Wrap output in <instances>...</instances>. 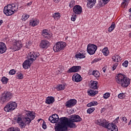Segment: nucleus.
<instances>
[{
	"mask_svg": "<svg viewBox=\"0 0 131 131\" xmlns=\"http://www.w3.org/2000/svg\"><path fill=\"white\" fill-rule=\"evenodd\" d=\"M103 4H105L106 5V4H108V3H109V2H110V0H101Z\"/></svg>",
	"mask_w": 131,
	"mask_h": 131,
	"instance_id": "52",
	"label": "nucleus"
},
{
	"mask_svg": "<svg viewBox=\"0 0 131 131\" xmlns=\"http://www.w3.org/2000/svg\"><path fill=\"white\" fill-rule=\"evenodd\" d=\"M99 93L98 91H95L93 90L90 89V90H88V94L89 95V96H91V97H94L95 95H97Z\"/></svg>",
	"mask_w": 131,
	"mask_h": 131,
	"instance_id": "24",
	"label": "nucleus"
},
{
	"mask_svg": "<svg viewBox=\"0 0 131 131\" xmlns=\"http://www.w3.org/2000/svg\"><path fill=\"white\" fill-rule=\"evenodd\" d=\"M98 49V47L94 44H89L87 47V52L90 55H94L96 53V51Z\"/></svg>",
	"mask_w": 131,
	"mask_h": 131,
	"instance_id": "8",
	"label": "nucleus"
},
{
	"mask_svg": "<svg viewBox=\"0 0 131 131\" xmlns=\"http://www.w3.org/2000/svg\"><path fill=\"white\" fill-rule=\"evenodd\" d=\"M20 128H24L25 127V123L23 121L18 123Z\"/></svg>",
	"mask_w": 131,
	"mask_h": 131,
	"instance_id": "39",
	"label": "nucleus"
},
{
	"mask_svg": "<svg viewBox=\"0 0 131 131\" xmlns=\"http://www.w3.org/2000/svg\"><path fill=\"white\" fill-rule=\"evenodd\" d=\"M93 105H94V104L93 103L92 101L87 104V107H92L93 106Z\"/></svg>",
	"mask_w": 131,
	"mask_h": 131,
	"instance_id": "51",
	"label": "nucleus"
},
{
	"mask_svg": "<svg viewBox=\"0 0 131 131\" xmlns=\"http://www.w3.org/2000/svg\"><path fill=\"white\" fill-rule=\"evenodd\" d=\"M32 4V2H29L27 3V6H31Z\"/></svg>",
	"mask_w": 131,
	"mask_h": 131,
	"instance_id": "58",
	"label": "nucleus"
},
{
	"mask_svg": "<svg viewBox=\"0 0 131 131\" xmlns=\"http://www.w3.org/2000/svg\"><path fill=\"white\" fill-rule=\"evenodd\" d=\"M3 12L6 16H12L14 14L11 4L5 6L4 8Z\"/></svg>",
	"mask_w": 131,
	"mask_h": 131,
	"instance_id": "9",
	"label": "nucleus"
},
{
	"mask_svg": "<svg viewBox=\"0 0 131 131\" xmlns=\"http://www.w3.org/2000/svg\"><path fill=\"white\" fill-rule=\"evenodd\" d=\"M11 6L12 7V11H13V13L15 12H17L18 10V8H19V6L16 4H11Z\"/></svg>",
	"mask_w": 131,
	"mask_h": 131,
	"instance_id": "29",
	"label": "nucleus"
},
{
	"mask_svg": "<svg viewBox=\"0 0 131 131\" xmlns=\"http://www.w3.org/2000/svg\"><path fill=\"white\" fill-rule=\"evenodd\" d=\"M42 35L46 39H50L52 37V35L48 33L47 29H44L42 31Z\"/></svg>",
	"mask_w": 131,
	"mask_h": 131,
	"instance_id": "18",
	"label": "nucleus"
},
{
	"mask_svg": "<svg viewBox=\"0 0 131 131\" xmlns=\"http://www.w3.org/2000/svg\"><path fill=\"white\" fill-rule=\"evenodd\" d=\"M122 66L124 67H127V66H128V61L127 60H125L123 63H122Z\"/></svg>",
	"mask_w": 131,
	"mask_h": 131,
	"instance_id": "44",
	"label": "nucleus"
},
{
	"mask_svg": "<svg viewBox=\"0 0 131 131\" xmlns=\"http://www.w3.org/2000/svg\"><path fill=\"white\" fill-rule=\"evenodd\" d=\"M56 90H57V91H63V90H65V85L59 84L56 87Z\"/></svg>",
	"mask_w": 131,
	"mask_h": 131,
	"instance_id": "32",
	"label": "nucleus"
},
{
	"mask_svg": "<svg viewBox=\"0 0 131 131\" xmlns=\"http://www.w3.org/2000/svg\"><path fill=\"white\" fill-rule=\"evenodd\" d=\"M40 119H39L38 120V121H40Z\"/></svg>",
	"mask_w": 131,
	"mask_h": 131,
	"instance_id": "61",
	"label": "nucleus"
},
{
	"mask_svg": "<svg viewBox=\"0 0 131 131\" xmlns=\"http://www.w3.org/2000/svg\"><path fill=\"white\" fill-rule=\"evenodd\" d=\"M55 102V98L53 97H48L47 98L46 100V104H48L50 105V104H53Z\"/></svg>",
	"mask_w": 131,
	"mask_h": 131,
	"instance_id": "22",
	"label": "nucleus"
},
{
	"mask_svg": "<svg viewBox=\"0 0 131 131\" xmlns=\"http://www.w3.org/2000/svg\"><path fill=\"white\" fill-rule=\"evenodd\" d=\"M96 124L100 125V126H103V127H106L107 124V121L105 119H100L97 120L95 121Z\"/></svg>",
	"mask_w": 131,
	"mask_h": 131,
	"instance_id": "13",
	"label": "nucleus"
},
{
	"mask_svg": "<svg viewBox=\"0 0 131 131\" xmlns=\"http://www.w3.org/2000/svg\"><path fill=\"white\" fill-rule=\"evenodd\" d=\"M130 28H131V25H130Z\"/></svg>",
	"mask_w": 131,
	"mask_h": 131,
	"instance_id": "63",
	"label": "nucleus"
},
{
	"mask_svg": "<svg viewBox=\"0 0 131 131\" xmlns=\"http://www.w3.org/2000/svg\"><path fill=\"white\" fill-rule=\"evenodd\" d=\"M99 60V59L96 58V59H95L93 60V62H94V63H95V62H98Z\"/></svg>",
	"mask_w": 131,
	"mask_h": 131,
	"instance_id": "56",
	"label": "nucleus"
},
{
	"mask_svg": "<svg viewBox=\"0 0 131 131\" xmlns=\"http://www.w3.org/2000/svg\"><path fill=\"white\" fill-rule=\"evenodd\" d=\"M53 18L55 19V20H59L60 19L61 15H60V13L56 12L53 14Z\"/></svg>",
	"mask_w": 131,
	"mask_h": 131,
	"instance_id": "28",
	"label": "nucleus"
},
{
	"mask_svg": "<svg viewBox=\"0 0 131 131\" xmlns=\"http://www.w3.org/2000/svg\"><path fill=\"white\" fill-rule=\"evenodd\" d=\"M49 120L50 121V122H51V123H58V122H59V120L60 122V119H54L51 117H49Z\"/></svg>",
	"mask_w": 131,
	"mask_h": 131,
	"instance_id": "27",
	"label": "nucleus"
},
{
	"mask_svg": "<svg viewBox=\"0 0 131 131\" xmlns=\"http://www.w3.org/2000/svg\"><path fill=\"white\" fill-rule=\"evenodd\" d=\"M102 53L103 54V55L104 56H108V55H109V50H108V48L105 47L104 48L102 51Z\"/></svg>",
	"mask_w": 131,
	"mask_h": 131,
	"instance_id": "30",
	"label": "nucleus"
},
{
	"mask_svg": "<svg viewBox=\"0 0 131 131\" xmlns=\"http://www.w3.org/2000/svg\"><path fill=\"white\" fill-rule=\"evenodd\" d=\"M95 110H96V108H95V107H91L87 110V113H89V114H91V113H93V112H94Z\"/></svg>",
	"mask_w": 131,
	"mask_h": 131,
	"instance_id": "35",
	"label": "nucleus"
},
{
	"mask_svg": "<svg viewBox=\"0 0 131 131\" xmlns=\"http://www.w3.org/2000/svg\"><path fill=\"white\" fill-rule=\"evenodd\" d=\"M79 70H81V67L80 66H74L69 69L67 71L68 73H72L73 72H78Z\"/></svg>",
	"mask_w": 131,
	"mask_h": 131,
	"instance_id": "12",
	"label": "nucleus"
},
{
	"mask_svg": "<svg viewBox=\"0 0 131 131\" xmlns=\"http://www.w3.org/2000/svg\"><path fill=\"white\" fill-rule=\"evenodd\" d=\"M82 119L78 115H72L71 118L63 117L60 118V122L55 127V131H67L68 127L75 128L76 124L74 122H80Z\"/></svg>",
	"mask_w": 131,
	"mask_h": 131,
	"instance_id": "1",
	"label": "nucleus"
},
{
	"mask_svg": "<svg viewBox=\"0 0 131 131\" xmlns=\"http://www.w3.org/2000/svg\"><path fill=\"white\" fill-rule=\"evenodd\" d=\"M98 82L96 81H94L92 82H91V84L90 85V89H93L94 90H97L98 89Z\"/></svg>",
	"mask_w": 131,
	"mask_h": 131,
	"instance_id": "25",
	"label": "nucleus"
},
{
	"mask_svg": "<svg viewBox=\"0 0 131 131\" xmlns=\"http://www.w3.org/2000/svg\"><path fill=\"white\" fill-rule=\"evenodd\" d=\"M8 131H20V129L18 127H10L8 129Z\"/></svg>",
	"mask_w": 131,
	"mask_h": 131,
	"instance_id": "36",
	"label": "nucleus"
},
{
	"mask_svg": "<svg viewBox=\"0 0 131 131\" xmlns=\"http://www.w3.org/2000/svg\"><path fill=\"white\" fill-rule=\"evenodd\" d=\"M84 51L77 52L76 53L75 57L77 58V59H83L84 58H85V55H84Z\"/></svg>",
	"mask_w": 131,
	"mask_h": 131,
	"instance_id": "17",
	"label": "nucleus"
},
{
	"mask_svg": "<svg viewBox=\"0 0 131 131\" xmlns=\"http://www.w3.org/2000/svg\"><path fill=\"white\" fill-rule=\"evenodd\" d=\"M22 48V44L18 41H15L13 43V45L10 47L11 50H13L14 52L16 51H19L20 49Z\"/></svg>",
	"mask_w": 131,
	"mask_h": 131,
	"instance_id": "11",
	"label": "nucleus"
},
{
	"mask_svg": "<svg viewBox=\"0 0 131 131\" xmlns=\"http://www.w3.org/2000/svg\"><path fill=\"white\" fill-rule=\"evenodd\" d=\"M23 121H22V118L20 117H18L17 120H16V122L18 124L22 122Z\"/></svg>",
	"mask_w": 131,
	"mask_h": 131,
	"instance_id": "48",
	"label": "nucleus"
},
{
	"mask_svg": "<svg viewBox=\"0 0 131 131\" xmlns=\"http://www.w3.org/2000/svg\"><path fill=\"white\" fill-rule=\"evenodd\" d=\"M20 8H21V7H19V8L20 9Z\"/></svg>",
	"mask_w": 131,
	"mask_h": 131,
	"instance_id": "64",
	"label": "nucleus"
},
{
	"mask_svg": "<svg viewBox=\"0 0 131 131\" xmlns=\"http://www.w3.org/2000/svg\"><path fill=\"white\" fill-rule=\"evenodd\" d=\"M13 97L12 93L8 91H5L2 94V96L0 98V103L4 104V103H7L8 101H10Z\"/></svg>",
	"mask_w": 131,
	"mask_h": 131,
	"instance_id": "4",
	"label": "nucleus"
},
{
	"mask_svg": "<svg viewBox=\"0 0 131 131\" xmlns=\"http://www.w3.org/2000/svg\"><path fill=\"white\" fill-rule=\"evenodd\" d=\"M88 4L87 7L90 8V9H92L93 7H94V5L96 4V0H87Z\"/></svg>",
	"mask_w": 131,
	"mask_h": 131,
	"instance_id": "21",
	"label": "nucleus"
},
{
	"mask_svg": "<svg viewBox=\"0 0 131 131\" xmlns=\"http://www.w3.org/2000/svg\"><path fill=\"white\" fill-rule=\"evenodd\" d=\"M103 72L105 73L106 72V68L104 67L102 68Z\"/></svg>",
	"mask_w": 131,
	"mask_h": 131,
	"instance_id": "57",
	"label": "nucleus"
},
{
	"mask_svg": "<svg viewBox=\"0 0 131 131\" xmlns=\"http://www.w3.org/2000/svg\"><path fill=\"white\" fill-rule=\"evenodd\" d=\"M66 47V43L63 41L57 42L53 47V50L55 52H60L62 51Z\"/></svg>",
	"mask_w": 131,
	"mask_h": 131,
	"instance_id": "6",
	"label": "nucleus"
},
{
	"mask_svg": "<svg viewBox=\"0 0 131 131\" xmlns=\"http://www.w3.org/2000/svg\"><path fill=\"white\" fill-rule=\"evenodd\" d=\"M49 117H52L53 119H57L59 118V116L57 114H53L52 116H50Z\"/></svg>",
	"mask_w": 131,
	"mask_h": 131,
	"instance_id": "45",
	"label": "nucleus"
},
{
	"mask_svg": "<svg viewBox=\"0 0 131 131\" xmlns=\"http://www.w3.org/2000/svg\"><path fill=\"white\" fill-rule=\"evenodd\" d=\"M125 97V95L124 94V93H120L118 95V98H119V99H123Z\"/></svg>",
	"mask_w": 131,
	"mask_h": 131,
	"instance_id": "37",
	"label": "nucleus"
},
{
	"mask_svg": "<svg viewBox=\"0 0 131 131\" xmlns=\"http://www.w3.org/2000/svg\"><path fill=\"white\" fill-rule=\"evenodd\" d=\"M122 121H124L125 123L127 122V119L125 117H123L122 119Z\"/></svg>",
	"mask_w": 131,
	"mask_h": 131,
	"instance_id": "50",
	"label": "nucleus"
},
{
	"mask_svg": "<svg viewBox=\"0 0 131 131\" xmlns=\"http://www.w3.org/2000/svg\"><path fill=\"white\" fill-rule=\"evenodd\" d=\"M17 78L18 79H23V75L21 73L18 74Z\"/></svg>",
	"mask_w": 131,
	"mask_h": 131,
	"instance_id": "47",
	"label": "nucleus"
},
{
	"mask_svg": "<svg viewBox=\"0 0 131 131\" xmlns=\"http://www.w3.org/2000/svg\"><path fill=\"white\" fill-rule=\"evenodd\" d=\"M73 12L76 15H80L82 13V7L80 5H75L73 8Z\"/></svg>",
	"mask_w": 131,
	"mask_h": 131,
	"instance_id": "10",
	"label": "nucleus"
},
{
	"mask_svg": "<svg viewBox=\"0 0 131 131\" xmlns=\"http://www.w3.org/2000/svg\"><path fill=\"white\" fill-rule=\"evenodd\" d=\"M77 16L76 15V14H73V15L71 17V20L73 21V22H74V21H75V20H76V18H77Z\"/></svg>",
	"mask_w": 131,
	"mask_h": 131,
	"instance_id": "43",
	"label": "nucleus"
},
{
	"mask_svg": "<svg viewBox=\"0 0 131 131\" xmlns=\"http://www.w3.org/2000/svg\"><path fill=\"white\" fill-rule=\"evenodd\" d=\"M4 23V21L3 20H0V26Z\"/></svg>",
	"mask_w": 131,
	"mask_h": 131,
	"instance_id": "60",
	"label": "nucleus"
},
{
	"mask_svg": "<svg viewBox=\"0 0 131 131\" xmlns=\"http://www.w3.org/2000/svg\"><path fill=\"white\" fill-rule=\"evenodd\" d=\"M112 59L114 62H120V61L122 60L121 57L118 55L113 56Z\"/></svg>",
	"mask_w": 131,
	"mask_h": 131,
	"instance_id": "26",
	"label": "nucleus"
},
{
	"mask_svg": "<svg viewBox=\"0 0 131 131\" xmlns=\"http://www.w3.org/2000/svg\"><path fill=\"white\" fill-rule=\"evenodd\" d=\"M115 26H116L115 23L113 22L111 26L108 29V32H112L113 30H114V28H115Z\"/></svg>",
	"mask_w": 131,
	"mask_h": 131,
	"instance_id": "31",
	"label": "nucleus"
},
{
	"mask_svg": "<svg viewBox=\"0 0 131 131\" xmlns=\"http://www.w3.org/2000/svg\"><path fill=\"white\" fill-rule=\"evenodd\" d=\"M38 57H39V53L30 52L27 55V59L30 61V62L33 63Z\"/></svg>",
	"mask_w": 131,
	"mask_h": 131,
	"instance_id": "7",
	"label": "nucleus"
},
{
	"mask_svg": "<svg viewBox=\"0 0 131 131\" xmlns=\"http://www.w3.org/2000/svg\"><path fill=\"white\" fill-rule=\"evenodd\" d=\"M116 79L117 83L120 84L123 88H127L128 85L130 84L129 79L126 77L125 75L121 73L118 74L116 76Z\"/></svg>",
	"mask_w": 131,
	"mask_h": 131,
	"instance_id": "2",
	"label": "nucleus"
},
{
	"mask_svg": "<svg viewBox=\"0 0 131 131\" xmlns=\"http://www.w3.org/2000/svg\"><path fill=\"white\" fill-rule=\"evenodd\" d=\"M29 17H30V15L28 14H26V15L22 16V19L24 21H26V20H27V19H28Z\"/></svg>",
	"mask_w": 131,
	"mask_h": 131,
	"instance_id": "41",
	"label": "nucleus"
},
{
	"mask_svg": "<svg viewBox=\"0 0 131 131\" xmlns=\"http://www.w3.org/2000/svg\"><path fill=\"white\" fill-rule=\"evenodd\" d=\"M17 108V103L15 102H8L4 107L6 112H12Z\"/></svg>",
	"mask_w": 131,
	"mask_h": 131,
	"instance_id": "5",
	"label": "nucleus"
},
{
	"mask_svg": "<svg viewBox=\"0 0 131 131\" xmlns=\"http://www.w3.org/2000/svg\"><path fill=\"white\" fill-rule=\"evenodd\" d=\"M9 81V79L6 78V77H3L1 81L4 83V84H7L8 83V81Z\"/></svg>",
	"mask_w": 131,
	"mask_h": 131,
	"instance_id": "34",
	"label": "nucleus"
},
{
	"mask_svg": "<svg viewBox=\"0 0 131 131\" xmlns=\"http://www.w3.org/2000/svg\"><path fill=\"white\" fill-rule=\"evenodd\" d=\"M7 51V46L3 42H0V54H4Z\"/></svg>",
	"mask_w": 131,
	"mask_h": 131,
	"instance_id": "19",
	"label": "nucleus"
},
{
	"mask_svg": "<svg viewBox=\"0 0 131 131\" xmlns=\"http://www.w3.org/2000/svg\"><path fill=\"white\" fill-rule=\"evenodd\" d=\"M50 46V42L47 40H41L39 45L40 49H48Z\"/></svg>",
	"mask_w": 131,
	"mask_h": 131,
	"instance_id": "14",
	"label": "nucleus"
},
{
	"mask_svg": "<svg viewBox=\"0 0 131 131\" xmlns=\"http://www.w3.org/2000/svg\"><path fill=\"white\" fill-rule=\"evenodd\" d=\"M0 90H2V87H1V86H0Z\"/></svg>",
	"mask_w": 131,
	"mask_h": 131,
	"instance_id": "62",
	"label": "nucleus"
},
{
	"mask_svg": "<svg viewBox=\"0 0 131 131\" xmlns=\"http://www.w3.org/2000/svg\"><path fill=\"white\" fill-rule=\"evenodd\" d=\"M92 75H94L95 77H99L100 76V72L98 71H93Z\"/></svg>",
	"mask_w": 131,
	"mask_h": 131,
	"instance_id": "33",
	"label": "nucleus"
},
{
	"mask_svg": "<svg viewBox=\"0 0 131 131\" xmlns=\"http://www.w3.org/2000/svg\"><path fill=\"white\" fill-rule=\"evenodd\" d=\"M117 66H118V63H116L113 65V67H112L113 71H114V70L116 69Z\"/></svg>",
	"mask_w": 131,
	"mask_h": 131,
	"instance_id": "46",
	"label": "nucleus"
},
{
	"mask_svg": "<svg viewBox=\"0 0 131 131\" xmlns=\"http://www.w3.org/2000/svg\"><path fill=\"white\" fill-rule=\"evenodd\" d=\"M104 99H108L109 97H110V93H106L103 96Z\"/></svg>",
	"mask_w": 131,
	"mask_h": 131,
	"instance_id": "38",
	"label": "nucleus"
},
{
	"mask_svg": "<svg viewBox=\"0 0 131 131\" xmlns=\"http://www.w3.org/2000/svg\"><path fill=\"white\" fill-rule=\"evenodd\" d=\"M60 1L61 0H53V2H54V3H55L56 4H58V3L60 2Z\"/></svg>",
	"mask_w": 131,
	"mask_h": 131,
	"instance_id": "55",
	"label": "nucleus"
},
{
	"mask_svg": "<svg viewBox=\"0 0 131 131\" xmlns=\"http://www.w3.org/2000/svg\"><path fill=\"white\" fill-rule=\"evenodd\" d=\"M93 106H97L98 104V102L97 101H92Z\"/></svg>",
	"mask_w": 131,
	"mask_h": 131,
	"instance_id": "53",
	"label": "nucleus"
},
{
	"mask_svg": "<svg viewBox=\"0 0 131 131\" xmlns=\"http://www.w3.org/2000/svg\"><path fill=\"white\" fill-rule=\"evenodd\" d=\"M74 5H75V2L73 0L71 1L69 4V7H70L71 8H72L73 7V6H74Z\"/></svg>",
	"mask_w": 131,
	"mask_h": 131,
	"instance_id": "40",
	"label": "nucleus"
},
{
	"mask_svg": "<svg viewBox=\"0 0 131 131\" xmlns=\"http://www.w3.org/2000/svg\"><path fill=\"white\" fill-rule=\"evenodd\" d=\"M35 118V113L31 111H27L26 114L23 119L24 121L26 124H30L31 121Z\"/></svg>",
	"mask_w": 131,
	"mask_h": 131,
	"instance_id": "3",
	"label": "nucleus"
},
{
	"mask_svg": "<svg viewBox=\"0 0 131 131\" xmlns=\"http://www.w3.org/2000/svg\"><path fill=\"white\" fill-rule=\"evenodd\" d=\"M72 80L75 81V82H80L82 80V77H81L79 74L76 73L73 75Z\"/></svg>",
	"mask_w": 131,
	"mask_h": 131,
	"instance_id": "16",
	"label": "nucleus"
},
{
	"mask_svg": "<svg viewBox=\"0 0 131 131\" xmlns=\"http://www.w3.org/2000/svg\"><path fill=\"white\" fill-rule=\"evenodd\" d=\"M9 73L10 75H14V74H16V71H15L14 69H12L9 71Z\"/></svg>",
	"mask_w": 131,
	"mask_h": 131,
	"instance_id": "42",
	"label": "nucleus"
},
{
	"mask_svg": "<svg viewBox=\"0 0 131 131\" xmlns=\"http://www.w3.org/2000/svg\"><path fill=\"white\" fill-rule=\"evenodd\" d=\"M118 120H119V117L116 118V119L115 120V121L116 122V123H118Z\"/></svg>",
	"mask_w": 131,
	"mask_h": 131,
	"instance_id": "54",
	"label": "nucleus"
},
{
	"mask_svg": "<svg viewBox=\"0 0 131 131\" xmlns=\"http://www.w3.org/2000/svg\"><path fill=\"white\" fill-rule=\"evenodd\" d=\"M129 0H124V2H123V4H124V3H128Z\"/></svg>",
	"mask_w": 131,
	"mask_h": 131,
	"instance_id": "59",
	"label": "nucleus"
},
{
	"mask_svg": "<svg viewBox=\"0 0 131 131\" xmlns=\"http://www.w3.org/2000/svg\"><path fill=\"white\" fill-rule=\"evenodd\" d=\"M39 23V20L38 19H34L32 20L30 22V25L31 26H33V27H34V26H36L37 25H38Z\"/></svg>",
	"mask_w": 131,
	"mask_h": 131,
	"instance_id": "23",
	"label": "nucleus"
},
{
	"mask_svg": "<svg viewBox=\"0 0 131 131\" xmlns=\"http://www.w3.org/2000/svg\"><path fill=\"white\" fill-rule=\"evenodd\" d=\"M76 103H77L76 100L70 99L66 102V106L68 108H71V107H73V106L76 105Z\"/></svg>",
	"mask_w": 131,
	"mask_h": 131,
	"instance_id": "15",
	"label": "nucleus"
},
{
	"mask_svg": "<svg viewBox=\"0 0 131 131\" xmlns=\"http://www.w3.org/2000/svg\"><path fill=\"white\" fill-rule=\"evenodd\" d=\"M31 64H32V62H30V60L27 59L23 63V67L24 69H28V68L30 67Z\"/></svg>",
	"mask_w": 131,
	"mask_h": 131,
	"instance_id": "20",
	"label": "nucleus"
},
{
	"mask_svg": "<svg viewBox=\"0 0 131 131\" xmlns=\"http://www.w3.org/2000/svg\"><path fill=\"white\" fill-rule=\"evenodd\" d=\"M42 128H43V129H46L47 128V124H46L45 121H43L42 123Z\"/></svg>",
	"mask_w": 131,
	"mask_h": 131,
	"instance_id": "49",
	"label": "nucleus"
}]
</instances>
